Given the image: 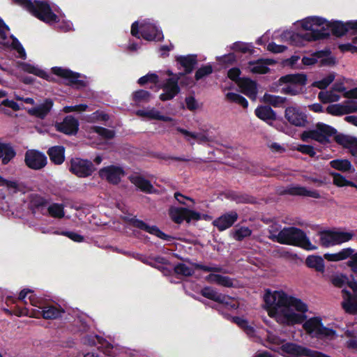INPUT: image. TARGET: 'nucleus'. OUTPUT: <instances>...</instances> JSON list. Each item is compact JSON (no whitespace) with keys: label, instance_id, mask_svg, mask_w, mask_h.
Here are the masks:
<instances>
[{"label":"nucleus","instance_id":"f257e3e1","mask_svg":"<svg viewBox=\"0 0 357 357\" xmlns=\"http://www.w3.org/2000/svg\"><path fill=\"white\" fill-rule=\"evenodd\" d=\"M264 301L268 315L275 318L277 321L287 325L301 323L304 320L303 314L307 311L305 303L283 291L267 290Z\"/></svg>","mask_w":357,"mask_h":357},{"label":"nucleus","instance_id":"f03ea898","mask_svg":"<svg viewBox=\"0 0 357 357\" xmlns=\"http://www.w3.org/2000/svg\"><path fill=\"white\" fill-rule=\"evenodd\" d=\"M301 24L303 29L310 31V32L303 35L289 31L284 33L285 38H289L291 42L296 45L301 44L303 40L313 41L324 38L328 35V33L324 32V29L326 26H328L329 24L323 18L309 17L302 20Z\"/></svg>","mask_w":357,"mask_h":357},{"label":"nucleus","instance_id":"7ed1b4c3","mask_svg":"<svg viewBox=\"0 0 357 357\" xmlns=\"http://www.w3.org/2000/svg\"><path fill=\"white\" fill-rule=\"evenodd\" d=\"M273 241L281 244L300 246L308 250L317 249L301 229L294 227H284L278 234H273Z\"/></svg>","mask_w":357,"mask_h":357},{"label":"nucleus","instance_id":"20e7f679","mask_svg":"<svg viewBox=\"0 0 357 357\" xmlns=\"http://www.w3.org/2000/svg\"><path fill=\"white\" fill-rule=\"evenodd\" d=\"M13 2L31 13L33 15L39 20L46 22H55L58 20V17L52 11L50 5L43 1L31 0H13Z\"/></svg>","mask_w":357,"mask_h":357},{"label":"nucleus","instance_id":"39448f33","mask_svg":"<svg viewBox=\"0 0 357 357\" xmlns=\"http://www.w3.org/2000/svg\"><path fill=\"white\" fill-rule=\"evenodd\" d=\"M352 231L328 230L319 234V243L324 248L340 245L351 240L354 236Z\"/></svg>","mask_w":357,"mask_h":357},{"label":"nucleus","instance_id":"423d86ee","mask_svg":"<svg viewBox=\"0 0 357 357\" xmlns=\"http://www.w3.org/2000/svg\"><path fill=\"white\" fill-rule=\"evenodd\" d=\"M303 326L305 331L312 337L331 340L336 336L335 332L331 328L324 327L321 319L317 317L307 320Z\"/></svg>","mask_w":357,"mask_h":357},{"label":"nucleus","instance_id":"0eeeda50","mask_svg":"<svg viewBox=\"0 0 357 357\" xmlns=\"http://www.w3.org/2000/svg\"><path fill=\"white\" fill-rule=\"evenodd\" d=\"M335 133V130L322 123H319L315 128L307 131H305L301 135L303 141H307L309 139H314L321 143L328 142V138Z\"/></svg>","mask_w":357,"mask_h":357},{"label":"nucleus","instance_id":"6e6552de","mask_svg":"<svg viewBox=\"0 0 357 357\" xmlns=\"http://www.w3.org/2000/svg\"><path fill=\"white\" fill-rule=\"evenodd\" d=\"M64 312V309L57 304L45 303L43 306L39 305V310H33L30 312L26 310L22 312L21 315H29L36 318L41 316L45 319H55L61 317Z\"/></svg>","mask_w":357,"mask_h":357},{"label":"nucleus","instance_id":"1a4fd4ad","mask_svg":"<svg viewBox=\"0 0 357 357\" xmlns=\"http://www.w3.org/2000/svg\"><path fill=\"white\" fill-rule=\"evenodd\" d=\"M279 82L280 84H288L287 86L282 88V92L290 95H296L301 91V88L298 86L305 84L306 77L303 74L287 75L280 77Z\"/></svg>","mask_w":357,"mask_h":357},{"label":"nucleus","instance_id":"9d476101","mask_svg":"<svg viewBox=\"0 0 357 357\" xmlns=\"http://www.w3.org/2000/svg\"><path fill=\"white\" fill-rule=\"evenodd\" d=\"M95 169L93 163L88 160L76 158L70 160V171L79 177L89 176Z\"/></svg>","mask_w":357,"mask_h":357},{"label":"nucleus","instance_id":"9b49d317","mask_svg":"<svg viewBox=\"0 0 357 357\" xmlns=\"http://www.w3.org/2000/svg\"><path fill=\"white\" fill-rule=\"evenodd\" d=\"M183 74L174 75L172 77L167 79L163 84L162 89L163 93L160 94V99L162 101L172 100L180 91L178 81Z\"/></svg>","mask_w":357,"mask_h":357},{"label":"nucleus","instance_id":"f8f14e48","mask_svg":"<svg viewBox=\"0 0 357 357\" xmlns=\"http://www.w3.org/2000/svg\"><path fill=\"white\" fill-rule=\"evenodd\" d=\"M9 29L0 20V45L9 47L13 46L20 54L21 58L25 57V51L17 40L9 36Z\"/></svg>","mask_w":357,"mask_h":357},{"label":"nucleus","instance_id":"ddd939ff","mask_svg":"<svg viewBox=\"0 0 357 357\" xmlns=\"http://www.w3.org/2000/svg\"><path fill=\"white\" fill-rule=\"evenodd\" d=\"M169 215L172 220L176 223H181L183 220L190 222L191 220H196L200 218L199 213L186 208L171 207Z\"/></svg>","mask_w":357,"mask_h":357},{"label":"nucleus","instance_id":"4468645a","mask_svg":"<svg viewBox=\"0 0 357 357\" xmlns=\"http://www.w3.org/2000/svg\"><path fill=\"white\" fill-rule=\"evenodd\" d=\"M349 287L353 290L354 296H351L349 291L343 289L344 301L342 305L347 312L356 314L357 313V282H351Z\"/></svg>","mask_w":357,"mask_h":357},{"label":"nucleus","instance_id":"2eb2a0df","mask_svg":"<svg viewBox=\"0 0 357 357\" xmlns=\"http://www.w3.org/2000/svg\"><path fill=\"white\" fill-rule=\"evenodd\" d=\"M99 176L110 183L117 184L125 173L122 167L116 165H109L100 169Z\"/></svg>","mask_w":357,"mask_h":357},{"label":"nucleus","instance_id":"dca6fc26","mask_svg":"<svg viewBox=\"0 0 357 357\" xmlns=\"http://www.w3.org/2000/svg\"><path fill=\"white\" fill-rule=\"evenodd\" d=\"M281 354L288 357H304L315 356L312 350L292 342H287L281 346Z\"/></svg>","mask_w":357,"mask_h":357},{"label":"nucleus","instance_id":"f3484780","mask_svg":"<svg viewBox=\"0 0 357 357\" xmlns=\"http://www.w3.org/2000/svg\"><path fill=\"white\" fill-rule=\"evenodd\" d=\"M140 29L142 37L146 40H161L163 38L162 31L149 20L144 21Z\"/></svg>","mask_w":357,"mask_h":357},{"label":"nucleus","instance_id":"a211bd4d","mask_svg":"<svg viewBox=\"0 0 357 357\" xmlns=\"http://www.w3.org/2000/svg\"><path fill=\"white\" fill-rule=\"evenodd\" d=\"M26 165L33 169H40L46 165L47 158L38 151H28L25 155Z\"/></svg>","mask_w":357,"mask_h":357},{"label":"nucleus","instance_id":"6ab92c4d","mask_svg":"<svg viewBox=\"0 0 357 357\" xmlns=\"http://www.w3.org/2000/svg\"><path fill=\"white\" fill-rule=\"evenodd\" d=\"M285 119L288 122L296 126H304L306 121V115L298 107H288L285 110Z\"/></svg>","mask_w":357,"mask_h":357},{"label":"nucleus","instance_id":"aec40b11","mask_svg":"<svg viewBox=\"0 0 357 357\" xmlns=\"http://www.w3.org/2000/svg\"><path fill=\"white\" fill-rule=\"evenodd\" d=\"M238 215L236 211H230L216 218L213 222V225L217 227L219 231H222L231 227L238 220Z\"/></svg>","mask_w":357,"mask_h":357},{"label":"nucleus","instance_id":"412c9836","mask_svg":"<svg viewBox=\"0 0 357 357\" xmlns=\"http://www.w3.org/2000/svg\"><path fill=\"white\" fill-rule=\"evenodd\" d=\"M304 65H312L320 63L321 65H331L334 63V59L329 56L328 52H317L309 56H304L302 59Z\"/></svg>","mask_w":357,"mask_h":357},{"label":"nucleus","instance_id":"4be33fe9","mask_svg":"<svg viewBox=\"0 0 357 357\" xmlns=\"http://www.w3.org/2000/svg\"><path fill=\"white\" fill-rule=\"evenodd\" d=\"M356 111H357V104L353 101L348 102L344 105H331L326 108V112L328 114L335 116H341Z\"/></svg>","mask_w":357,"mask_h":357},{"label":"nucleus","instance_id":"5701e85b","mask_svg":"<svg viewBox=\"0 0 357 357\" xmlns=\"http://www.w3.org/2000/svg\"><path fill=\"white\" fill-rule=\"evenodd\" d=\"M130 222L133 227L144 230L150 234L155 235L161 239L168 240L170 238L162 231H161L156 226L149 225L142 220L132 218L130 220Z\"/></svg>","mask_w":357,"mask_h":357},{"label":"nucleus","instance_id":"b1692460","mask_svg":"<svg viewBox=\"0 0 357 357\" xmlns=\"http://www.w3.org/2000/svg\"><path fill=\"white\" fill-rule=\"evenodd\" d=\"M79 123L72 116H66L61 123L56 125V130L67 135L75 134L78 130Z\"/></svg>","mask_w":357,"mask_h":357},{"label":"nucleus","instance_id":"393cba45","mask_svg":"<svg viewBox=\"0 0 357 357\" xmlns=\"http://www.w3.org/2000/svg\"><path fill=\"white\" fill-rule=\"evenodd\" d=\"M241 92L252 100H255L257 93V84L248 78L239 79L237 82Z\"/></svg>","mask_w":357,"mask_h":357},{"label":"nucleus","instance_id":"a878e982","mask_svg":"<svg viewBox=\"0 0 357 357\" xmlns=\"http://www.w3.org/2000/svg\"><path fill=\"white\" fill-rule=\"evenodd\" d=\"M52 73L58 76L67 79L70 84L83 86L84 82L79 80V75L72 71L59 67H54L52 69Z\"/></svg>","mask_w":357,"mask_h":357},{"label":"nucleus","instance_id":"bb28decb","mask_svg":"<svg viewBox=\"0 0 357 357\" xmlns=\"http://www.w3.org/2000/svg\"><path fill=\"white\" fill-rule=\"evenodd\" d=\"M52 106L53 102L50 99H47L43 103L28 109V113L31 116L44 119L49 114Z\"/></svg>","mask_w":357,"mask_h":357},{"label":"nucleus","instance_id":"cd10ccee","mask_svg":"<svg viewBox=\"0 0 357 357\" xmlns=\"http://www.w3.org/2000/svg\"><path fill=\"white\" fill-rule=\"evenodd\" d=\"M275 62L271 59H259L257 61L250 62L248 69L250 72L257 74H265L268 72V66L273 64Z\"/></svg>","mask_w":357,"mask_h":357},{"label":"nucleus","instance_id":"c85d7f7f","mask_svg":"<svg viewBox=\"0 0 357 357\" xmlns=\"http://www.w3.org/2000/svg\"><path fill=\"white\" fill-rule=\"evenodd\" d=\"M129 179L130 182L140 190L146 193H151L153 192V186L151 185L150 181L144 178L143 176L139 174H132L129 177Z\"/></svg>","mask_w":357,"mask_h":357},{"label":"nucleus","instance_id":"c756f323","mask_svg":"<svg viewBox=\"0 0 357 357\" xmlns=\"http://www.w3.org/2000/svg\"><path fill=\"white\" fill-rule=\"evenodd\" d=\"M284 192L292 195L306 196L316 199L321 197L318 191L309 190L306 188L300 185L290 186L285 190Z\"/></svg>","mask_w":357,"mask_h":357},{"label":"nucleus","instance_id":"7c9ffc66","mask_svg":"<svg viewBox=\"0 0 357 357\" xmlns=\"http://www.w3.org/2000/svg\"><path fill=\"white\" fill-rule=\"evenodd\" d=\"M176 130L185 137L186 141L190 142L191 139L197 140L200 144L211 141L210 138L205 133L192 132L180 127L176 128Z\"/></svg>","mask_w":357,"mask_h":357},{"label":"nucleus","instance_id":"2f4dec72","mask_svg":"<svg viewBox=\"0 0 357 357\" xmlns=\"http://www.w3.org/2000/svg\"><path fill=\"white\" fill-rule=\"evenodd\" d=\"M20 66L21 69L25 72L33 74L38 77H40L48 81H51L52 79V76H50L43 70L38 68L37 66H33L27 63H20Z\"/></svg>","mask_w":357,"mask_h":357},{"label":"nucleus","instance_id":"473e14b6","mask_svg":"<svg viewBox=\"0 0 357 357\" xmlns=\"http://www.w3.org/2000/svg\"><path fill=\"white\" fill-rule=\"evenodd\" d=\"M47 153L50 160L56 165H61L63 162L64 148L61 146H55L49 149Z\"/></svg>","mask_w":357,"mask_h":357},{"label":"nucleus","instance_id":"72a5a7b5","mask_svg":"<svg viewBox=\"0 0 357 357\" xmlns=\"http://www.w3.org/2000/svg\"><path fill=\"white\" fill-rule=\"evenodd\" d=\"M206 280L210 283H216L226 287L234 286V282L230 278L218 274H210L206 278Z\"/></svg>","mask_w":357,"mask_h":357},{"label":"nucleus","instance_id":"f704fd0d","mask_svg":"<svg viewBox=\"0 0 357 357\" xmlns=\"http://www.w3.org/2000/svg\"><path fill=\"white\" fill-rule=\"evenodd\" d=\"M255 113L259 119L265 121L275 119V113L271 107L267 106L258 107Z\"/></svg>","mask_w":357,"mask_h":357},{"label":"nucleus","instance_id":"c9c22d12","mask_svg":"<svg viewBox=\"0 0 357 357\" xmlns=\"http://www.w3.org/2000/svg\"><path fill=\"white\" fill-rule=\"evenodd\" d=\"M354 252V249L351 248H344L340 252L334 254L326 253L324 255V258L328 261H337L346 259Z\"/></svg>","mask_w":357,"mask_h":357},{"label":"nucleus","instance_id":"e433bc0d","mask_svg":"<svg viewBox=\"0 0 357 357\" xmlns=\"http://www.w3.org/2000/svg\"><path fill=\"white\" fill-rule=\"evenodd\" d=\"M350 29L357 31V21L349 22L347 24L336 23L332 26L333 32L338 36H342Z\"/></svg>","mask_w":357,"mask_h":357},{"label":"nucleus","instance_id":"4c0bfd02","mask_svg":"<svg viewBox=\"0 0 357 357\" xmlns=\"http://www.w3.org/2000/svg\"><path fill=\"white\" fill-rule=\"evenodd\" d=\"M176 60L185 68V73H191L197 63V57L194 55L179 56Z\"/></svg>","mask_w":357,"mask_h":357},{"label":"nucleus","instance_id":"58836bf2","mask_svg":"<svg viewBox=\"0 0 357 357\" xmlns=\"http://www.w3.org/2000/svg\"><path fill=\"white\" fill-rule=\"evenodd\" d=\"M201 294L208 299L218 303H226V296L218 294L215 290L211 287H205L202 289Z\"/></svg>","mask_w":357,"mask_h":357},{"label":"nucleus","instance_id":"ea45409f","mask_svg":"<svg viewBox=\"0 0 357 357\" xmlns=\"http://www.w3.org/2000/svg\"><path fill=\"white\" fill-rule=\"evenodd\" d=\"M15 155V153L12 147L0 143V160L3 164H7Z\"/></svg>","mask_w":357,"mask_h":357},{"label":"nucleus","instance_id":"a19ab883","mask_svg":"<svg viewBox=\"0 0 357 357\" xmlns=\"http://www.w3.org/2000/svg\"><path fill=\"white\" fill-rule=\"evenodd\" d=\"M306 264L308 267L314 268L319 272L324 271V261L323 258L318 256H310L306 259Z\"/></svg>","mask_w":357,"mask_h":357},{"label":"nucleus","instance_id":"79ce46f5","mask_svg":"<svg viewBox=\"0 0 357 357\" xmlns=\"http://www.w3.org/2000/svg\"><path fill=\"white\" fill-rule=\"evenodd\" d=\"M252 234V230L247 227H241L233 229L230 234L231 236L238 241H241Z\"/></svg>","mask_w":357,"mask_h":357},{"label":"nucleus","instance_id":"37998d69","mask_svg":"<svg viewBox=\"0 0 357 357\" xmlns=\"http://www.w3.org/2000/svg\"><path fill=\"white\" fill-rule=\"evenodd\" d=\"M333 89L331 91H321L319 93L318 97L324 103L337 102L340 100V96Z\"/></svg>","mask_w":357,"mask_h":357},{"label":"nucleus","instance_id":"c03bdc74","mask_svg":"<svg viewBox=\"0 0 357 357\" xmlns=\"http://www.w3.org/2000/svg\"><path fill=\"white\" fill-rule=\"evenodd\" d=\"M286 100L285 98L265 93L262 98V101L269 104L275 107L281 106Z\"/></svg>","mask_w":357,"mask_h":357},{"label":"nucleus","instance_id":"a18cd8bd","mask_svg":"<svg viewBox=\"0 0 357 357\" xmlns=\"http://www.w3.org/2000/svg\"><path fill=\"white\" fill-rule=\"evenodd\" d=\"M330 165L334 169L342 172L354 170L348 160H334L330 162Z\"/></svg>","mask_w":357,"mask_h":357},{"label":"nucleus","instance_id":"49530a36","mask_svg":"<svg viewBox=\"0 0 357 357\" xmlns=\"http://www.w3.org/2000/svg\"><path fill=\"white\" fill-rule=\"evenodd\" d=\"M334 91L337 92H344V97L348 98H357V88L349 91H346V88L342 82H336L333 86Z\"/></svg>","mask_w":357,"mask_h":357},{"label":"nucleus","instance_id":"de8ad7c7","mask_svg":"<svg viewBox=\"0 0 357 357\" xmlns=\"http://www.w3.org/2000/svg\"><path fill=\"white\" fill-rule=\"evenodd\" d=\"M50 216L55 218H61L64 216L63 206L60 204L54 203L47 208Z\"/></svg>","mask_w":357,"mask_h":357},{"label":"nucleus","instance_id":"09e8293b","mask_svg":"<svg viewBox=\"0 0 357 357\" xmlns=\"http://www.w3.org/2000/svg\"><path fill=\"white\" fill-rule=\"evenodd\" d=\"M331 175L333 178V183L338 187L351 186L357 188L355 183L347 181L343 176L340 175L338 173H331Z\"/></svg>","mask_w":357,"mask_h":357},{"label":"nucleus","instance_id":"8fccbe9b","mask_svg":"<svg viewBox=\"0 0 357 357\" xmlns=\"http://www.w3.org/2000/svg\"><path fill=\"white\" fill-rule=\"evenodd\" d=\"M267 340L270 343V348L273 350L281 352V346L284 343L277 335L270 333L268 335Z\"/></svg>","mask_w":357,"mask_h":357},{"label":"nucleus","instance_id":"3c124183","mask_svg":"<svg viewBox=\"0 0 357 357\" xmlns=\"http://www.w3.org/2000/svg\"><path fill=\"white\" fill-rule=\"evenodd\" d=\"M226 99L230 102H236L241 105L244 108H247L248 102L247 100L242 96L235 93H227L226 94Z\"/></svg>","mask_w":357,"mask_h":357},{"label":"nucleus","instance_id":"603ef678","mask_svg":"<svg viewBox=\"0 0 357 357\" xmlns=\"http://www.w3.org/2000/svg\"><path fill=\"white\" fill-rule=\"evenodd\" d=\"M133 100L137 103L148 102L151 98V94L149 91L144 90H139L133 93Z\"/></svg>","mask_w":357,"mask_h":357},{"label":"nucleus","instance_id":"864d4df0","mask_svg":"<svg viewBox=\"0 0 357 357\" xmlns=\"http://www.w3.org/2000/svg\"><path fill=\"white\" fill-rule=\"evenodd\" d=\"M234 321L248 335H252L255 333L254 328L249 326L247 321L240 317H234Z\"/></svg>","mask_w":357,"mask_h":357},{"label":"nucleus","instance_id":"5fc2aeb1","mask_svg":"<svg viewBox=\"0 0 357 357\" xmlns=\"http://www.w3.org/2000/svg\"><path fill=\"white\" fill-rule=\"evenodd\" d=\"M0 186H6L12 193H15L20 190L17 182L6 180L1 176H0Z\"/></svg>","mask_w":357,"mask_h":357},{"label":"nucleus","instance_id":"6e6d98bb","mask_svg":"<svg viewBox=\"0 0 357 357\" xmlns=\"http://www.w3.org/2000/svg\"><path fill=\"white\" fill-rule=\"evenodd\" d=\"M354 139V137L344 135H337L335 136V141L347 149L349 148Z\"/></svg>","mask_w":357,"mask_h":357},{"label":"nucleus","instance_id":"4d7b16f0","mask_svg":"<svg viewBox=\"0 0 357 357\" xmlns=\"http://www.w3.org/2000/svg\"><path fill=\"white\" fill-rule=\"evenodd\" d=\"M93 130L105 139H112L114 136V132L105 128L94 126Z\"/></svg>","mask_w":357,"mask_h":357},{"label":"nucleus","instance_id":"13d9d810","mask_svg":"<svg viewBox=\"0 0 357 357\" xmlns=\"http://www.w3.org/2000/svg\"><path fill=\"white\" fill-rule=\"evenodd\" d=\"M334 79L335 74L330 73L326 77L323 78L321 80L315 82L314 83V86L319 89H325L334 80Z\"/></svg>","mask_w":357,"mask_h":357},{"label":"nucleus","instance_id":"bf43d9fd","mask_svg":"<svg viewBox=\"0 0 357 357\" xmlns=\"http://www.w3.org/2000/svg\"><path fill=\"white\" fill-rule=\"evenodd\" d=\"M174 271L176 274L184 276L191 275L193 273L192 268L184 264H179L176 265L174 268Z\"/></svg>","mask_w":357,"mask_h":357},{"label":"nucleus","instance_id":"052dcab7","mask_svg":"<svg viewBox=\"0 0 357 357\" xmlns=\"http://www.w3.org/2000/svg\"><path fill=\"white\" fill-rule=\"evenodd\" d=\"M137 115L142 117H147L150 119L157 120L159 111L154 108L148 110H138L136 112Z\"/></svg>","mask_w":357,"mask_h":357},{"label":"nucleus","instance_id":"680f3d73","mask_svg":"<svg viewBox=\"0 0 357 357\" xmlns=\"http://www.w3.org/2000/svg\"><path fill=\"white\" fill-rule=\"evenodd\" d=\"M158 82V77L156 74H148L139 79L138 83L141 85L145 84L148 82L157 83Z\"/></svg>","mask_w":357,"mask_h":357},{"label":"nucleus","instance_id":"e2e57ef3","mask_svg":"<svg viewBox=\"0 0 357 357\" xmlns=\"http://www.w3.org/2000/svg\"><path fill=\"white\" fill-rule=\"evenodd\" d=\"M212 73V68L211 66H205L199 69L195 73L196 79H200L203 78L204 76H206Z\"/></svg>","mask_w":357,"mask_h":357},{"label":"nucleus","instance_id":"0e129e2a","mask_svg":"<svg viewBox=\"0 0 357 357\" xmlns=\"http://www.w3.org/2000/svg\"><path fill=\"white\" fill-rule=\"evenodd\" d=\"M349 260L347 261V265L351 268L353 272L357 273V252L351 253V255L349 257Z\"/></svg>","mask_w":357,"mask_h":357},{"label":"nucleus","instance_id":"69168bd1","mask_svg":"<svg viewBox=\"0 0 357 357\" xmlns=\"http://www.w3.org/2000/svg\"><path fill=\"white\" fill-rule=\"evenodd\" d=\"M87 105H78L75 106H66L63 107V111L65 113H70L73 112H84L86 109Z\"/></svg>","mask_w":357,"mask_h":357},{"label":"nucleus","instance_id":"338daca9","mask_svg":"<svg viewBox=\"0 0 357 357\" xmlns=\"http://www.w3.org/2000/svg\"><path fill=\"white\" fill-rule=\"evenodd\" d=\"M187 108L190 111H195L199 108V104L192 96L187 97L185 100Z\"/></svg>","mask_w":357,"mask_h":357},{"label":"nucleus","instance_id":"774afa93","mask_svg":"<svg viewBox=\"0 0 357 357\" xmlns=\"http://www.w3.org/2000/svg\"><path fill=\"white\" fill-rule=\"evenodd\" d=\"M297 150L302 153L307 154L311 157H314L316 154L313 147L308 145H299L297 147Z\"/></svg>","mask_w":357,"mask_h":357}]
</instances>
